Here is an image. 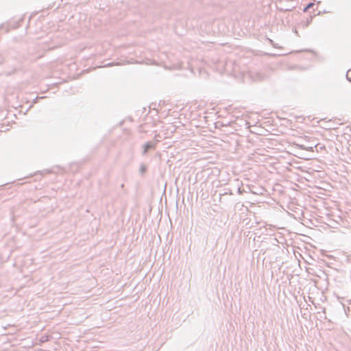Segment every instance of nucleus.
<instances>
[{
	"instance_id": "nucleus-1",
	"label": "nucleus",
	"mask_w": 351,
	"mask_h": 351,
	"mask_svg": "<svg viewBox=\"0 0 351 351\" xmlns=\"http://www.w3.org/2000/svg\"><path fill=\"white\" fill-rule=\"evenodd\" d=\"M156 147V143L152 142H148L144 145V154L147 153L150 149H154Z\"/></svg>"
},
{
	"instance_id": "nucleus-2",
	"label": "nucleus",
	"mask_w": 351,
	"mask_h": 351,
	"mask_svg": "<svg viewBox=\"0 0 351 351\" xmlns=\"http://www.w3.org/2000/svg\"><path fill=\"white\" fill-rule=\"evenodd\" d=\"M312 5H313L312 3L308 4V6L306 7V8L305 9V10H307L311 6H312Z\"/></svg>"
}]
</instances>
